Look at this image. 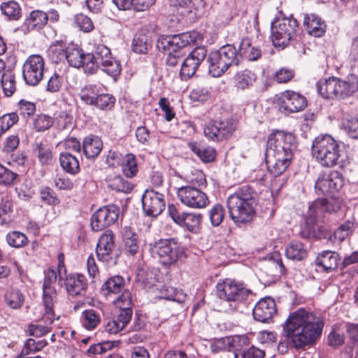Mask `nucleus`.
<instances>
[{"label":"nucleus","instance_id":"4468645a","mask_svg":"<svg viewBox=\"0 0 358 358\" xmlns=\"http://www.w3.org/2000/svg\"><path fill=\"white\" fill-rule=\"evenodd\" d=\"M177 195L182 204L192 208H203L210 203L206 193L191 185L178 188Z\"/></svg>","mask_w":358,"mask_h":358},{"label":"nucleus","instance_id":"f03ea898","mask_svg":"<svg viewBox=\"0 0 358 358\" xmlns=\"http://www.w3.org/2000/svg\"><path fill=\"white\" fill-rule=\"evenodd\" d=\"M296 149V138L292 133L273 131L268 136L265 152L268 171L275 177L282 174L290 165Z\"/></svg>","mask_w":358,"mask_h":358},{"label":"nucleus","instance_id":"c85d7f7f","mask_svg":"<svg viewBox=\"0 0 358 358\" xmlns=\"http://www.w3.org/2000/svg\"><path fill=\"white\" fill-rule=\"evenodd\" d=\"M303 24L307 32L315 37H321L326 31V24L318 16L312 15L304 17Z\"/></svg>","mask_w":358,"mask_h":358},{"label":"nucleus","instance_id":"c756f323","mask_svg":"<svg viewBox=\"0 0 358 358\" xmlns=\"http://www.w3.org/2000/svg\"><path fill=\"white\" fill-rule=\"evenodd\" d=\"M257 80L256 74L249 69L236 72L234 76V86L240 90L250 89Z\"/></svg>","mask_w":358,"mask_h":358},{"label":"nucleus","instance_id":"7c9ffc66","mask_svg":"<svg viewBox=\"0 0 358 358\" xmlns=\"http://www.w3.org/2000/svg\"><path fill=\"white\" fill-rule=\"evenodd\" d=\"M47 24V13L36 10L29 13L26 18L24 25L28 31L38 30Z\"/></svg>","mask_w":358,"mask_h":358},{"label":"nucleus","instance_id":"e2e57ef3","mask_svg":"<svg viewBox=\"0 0 358 358\" xmlns=\"http://www.w3.org/2000/svg\"><path fill=\"white\" fill-rule=\"evenodd\" d=\"M40 197L43 202L51 206L57 205L60 202L55 192L47 187L40 190Z\"/></svg>","mask_w":358,"mask_h":358},{"label":"nucleus","instance_id":"de8ad7c7","mask_svg":"<svg viewBox=\"0 0 358 358\" xmlns=\"http://www.w3.org/2000/svg\"><path fill=\"white\" fill-rule=\"evenodd\" d=\"M342 128L352 138L358 139V118L346 116L342 120Z\"/></svg>","mask_w":358,"mask_h":358},{"label":"nucleus","instance_id":"39448f33","mask_svg":"<svg viewBox=\"0 0 358 358\" xmlns=\"http://www.w3.org/2000/svg\"><path fill=\"white\" fill-rule=\"evenodd\" d=\"M318 93L327 99H344L358 90V78L350 75L344 80L331 77L317 83Z\"/></svg>","mask_w":358,"mask_h":358},{"label":"nucleus","instance_id":"4be33fe9","mask_svg":"<svg viewBox=\"0 0 358 358\" xmlns=\"http://www.w3.org/2000/svg\"><path fill=\"white\" fill-rule=\"evenodd\" d=\"M64 286L67 294L73 297L84 296L88 287L86 277L80 273H70L66 275Z\"/></svg>","mask_w":358,"mask_h":358},{"label":"nucleus","instance_id":"6ab92c4d","mask_svg":"<svg viewBox=\"0 0 358 358\" xmlns=\"http://www.w3.org/2000/svg\"><path fill=\"white\" fill-rule=\"evenodd\" d=\"M207 55V50L203 46L195 48L182 61L180 68V76L188 79L193 76Z\"/></svg>","mask_w":358,"mask_h":358},{"label":"nucleus","instance_id":"f8f14e48","mask_svg":"<svg viewBox=\"0 0 358 358\" xmlns=\"http://www.w3.org/2000/svg\"><path fill=\"white\" fill-rule=\"evenodd\" d=\"M251 293L252 291L246 288L243 283L235 280H226L217 285V296L227 302L241 303Z\"/></svg>","mask_w":358,"mask_h":358},{"label":"nucleus","instance_id":"3c124183","mask_svg":"<svg viewBox=\"0 0 358 358\" xmlns=\"http://www.w3.org/2000/svg\"><path fill=\"white\" fill-rule=\"evenodd\" d=\"M6 241L10 246L19 248L24 246L28 243V239L23 233L13 231L6 235Z\"/></svg>","mask_w":358,"mask_h":358},{"label":"nucleus","instance_id":"864d4df0","mask_svg":"<svg viewBox=\"0 0 358 358\" xmlns=\"http://www.w3.org/2000/svg\"><path fill=\"white\" fill-rule=\"evenodd\" d=\"M13 201L8 199H3L0 203V222L1 224L10 222L13 213Z\"/></svg>","mask_w":358,"mask_h":358},{"label":"nucleus","instance_id":"bb28decb","mask_svg":"<svg viewBox=\"0 0 358 358\" xmlns=\"http://www.w3.org/2000/svg\"><path fill=\"white\" fill-rule=\"evenodd\" d=\"M103 148L101 138L96 136L90 135L83 141V150L88 159L96 157Z\"/></svg>","mask_w":358,"mask_h":358},{"label":"nucleus","instance_id":"ea45409f","mask_svg":"<svg viewBox=\"0 0 358 358\" xmlns=\"http://www.w3.org/2000/svg\"><path fill=\"white\" fill-rule=\"evenodd\" d=\"M100 88L95 85H86L81 88L80 92V99L87 105L93 106L99 93Z\"/></svg>","mask_w":358,"mask_h":358},{"label":"nucleus","instance_id":"b1692460","mask_svg":"<svg viewBox=\"0 0 358 358\" xmlns=\"http://www.w3.org/2000/svg\"><path fill=\"white\" fill-rule=\"evenodd\" d=\"M122 243L124 252L131 256H134L139 251L138 236L134 228L125 226L121 231Z\"/></svg>","mask_w":358,"mask_h":358},{"label":"nucleus","instance_id":"cd10ccee","mask_svg":"<svg viewBox=\"0 0 358 358\" xmlns=\"http://www.w3.org/2000/svg\"><path fill=\"white\" fill-rule=\"evenodd\" d=\"M81 48L78 45L71 44L66 48L65 59L70 66L75 68L82 67L85 72V55Z\"/></svg>","mask_w":358,"mask_h":358},{"label":"nucleus","instance_id":"1a4fd4ad","mask_svg":"<svg viewBox=\"0 0 358 358\" xmlns=\"http://www.w3.org/2000/svg\"><path fill=\"white\" fill-rule=\"evenodd\" d=\"M57 273L50 268L45 273L43 283V303L45 307L43 320L51 324L55 318L54 306L57 301V293L54 285L57 280Z\"/></svg>","mask_w":358,"mask_h":358},{"label":"nucleus","instance_id":"a18cd8bd","mask_svg":"<svg viewBox=\"0 0 358 358\" xmlns=\"http://www.w3.org/2000/svg\"><path fill=\"white\" fill-rule=\"evenodd\" d=\"M106 181L108 187L117 192H129L132 189L131 184L120 176H110Z\"/></svg>","mask_w":358,"mask_h":358},{"label":"nucleus","instance_id":"8fccbe9b","mask_svg":"<svg viewBox=\"0 0 358 358\" xmlns=\"http://www.w3.org/2000/svg\"><path fill=\"white\" fill-rule=\"evenodd\" d=\"M122 172L127 178H132L136 175L138 166L134 155L130 153L125 156L122 164Z\"/></svg>","mask_w":358,"mask_h":358},{"label":"nucleus","instance_id":"20e7f679","mask_svg":"<svg viewBox=\"0 0 358 358\" xmlns=\"http://www.w3.org/2000/svg\"><path fill=\"white\" fill-rule=\"evenodd\" d=\"M85 73L93 74L99 68L116 80L120 74V61L113 57L110 50L104 45H98L93 52L85 55Z\"/></svg>","mask_w":358,"mask_h":358},{"label":"nucleus","instance_id":"473e14b6","mask_svg":"<svg viewBox=\"0 0 358 358\" xmlns=\"http://www.w3.org/2000/svg\"><path fill=\"white\" fill-rule=\"evenodd\" d=\"M188 147L202 162L205 163L211 162L215 159V150L211 147H205L194 141L189 142L188 143Z\"/></svg>","mask_w":358,"mask_h":358},{"label":"nucleus","instance_id":"37998d69","mask_svg":"<svg viewBox=\"0 0 358 358\" xmlns=\"http://www.w3.org/2000/svg\"><path fill=\"white\" fill-rule=\"evenodd\" d=\"M1 87L6 96H11L16 90L15 78L12 70H6L1 76Z\"/></svg>","mask_w":358,"mask_h":358},{"label":"nucleus","instance_id":"ddd939ff","mask_svg":"<svg viewBox=\"0 0 358 358\" xmlns=\"http://www.w3.org/2000/svg\"><path fill=\"white\" fill-rule=\"evenodd\" d=\"M201 39V36L199 32L187 31L171 36L161 37L157 41V46L160 50L180 52V49L194 44Z\"/></svg>","mask_w":358,"mask_h":358},{"label":"nucleus","instance_id":"680f3d73","mask_svg":"<svg viewBox=\"0 0 358 358\" xmlns=\"http://www.w3.org/2000/svg\"><path fill=\"white\" fill-rule=\"evenodd\" d=\"M354 227V222L350 220L345 221L340 225L334 231V237L340 241H343L350 234L352 233Z\"/></svg>","mask_w":358,"mask_h":358},{"label":"nucleus","instance_id":"393cba45","mask_svg":"<svg viewBox=\"0 0 358 358\" xmlns=\"http://www.w3.org/2000/svg\"><path fill=\"white\" fill-rule=\"evenodd\" d=\"M339 208V205L333 200L318 199L309 206L308 209L310 215L314 214L318 219H321L325 213H331L337 211Z\"/></svg>","mask_w":358,"mask_h":358},{"label":"nucleus","instance_id":"7ed1b4c3","mask_svg":"<svg viewBox=\"0 0 358 358\" xmlns=\"http://www.w3.org/2000/svg\"><path fill=\"white\" fill-rule=\"evenodd\" d=\"M252 189L244 185L227 198V205L230 218L238 227L250 222L256 213V199Z\"/></svg>","mask_w":358,"mask_h":358},{"label":"nucleus","instance_id":"9b49d317","mask_svg":"<svg viewBox=\"0 0 358 358\" xmlns=\"http://www.w3.org/2000/svg\"><path fill=\"white\" fill-rule=\"evenodd\" d=\"M236 122L232 119L212 120L203 127L204 136L210 141L219 142L229 138L236 129Z\"/></svg>","mask_w":358,"mask_h":358},{"label":"nucleus","instance_id":"9d476101","mask_svg":"<svg viewBox=\"0 0 358 358\" xmlns=\"http://www.w3.org/2000/svg\"><path fill=\"white\" fill-rule=\"evenodd\" d=\"M297 27V20L292 17L278 19L273 22L271 26L273 45L285 48L295 35Z\"/></svg>","mask_w":358,"mask_h":358},{"label":"nucleus","instance_id":"aec40b11","mask_svg":"<svg viewBox=\"0 0 358 358\" xmlns=\"http://www.w3.org/2000/svg\"><path fill=\"white\" fill-rule=\"evenodd\" d=\"M114 234L106 230L99 238L96 244V253L99 261L107 263H116L117 255L114 253Z\"/></svg>","mask_w":358,"mask_h":358},{"label":"nucleus","instance_id":"72a5a7b5","mask_svg":"<svg viewBox=\"0 0 358 358\" xmlns=\"http://www.w3.org/2000/svg\"><path fill=\"white\" fill-rule=\"evenodd\" d=\"M34 153L41 165H50L52 163L53 153L48 144L43 142L36 143L34 148Z\"/></svg>","mask_w":358,"mask_h":358},{"label":"nucleus","instance_id":"0e129e2a","mask_svg":"<svg viewBox=\"0 0 358 358\" xmlns=\"http://www.w3.org/2000/svg\"><path fill=\"white\" fill-rule=\"evenodd\" d=\"M53 124L52 117L45 115H38L34 120V126L37 131H43L51 127Z\"/></svg>","mask_w":358,"mask_h":358},{"label":"nucleus","instance_id":"4d7b16f0","mask_svg":"<svg viewBox=\"0 0 358 358\" xmlns=\"http://www.w3.org/2000/svg\"><path fill=\"white\" fill-rule=\"evenodd\" d=\"M225 215L224 207L219 203L214 205L209 211V217L213 226L218 227Z\"/></svg>","mask_w":358,"mask_h":358},{"label":"nucleus","instance_id":"6e6d98bb","mask_svg":"<svg viewBox=\"0 0 358 358\" xmlns=\"http://www.w3.org/2000/svg\"><path fill=\"white\" fill-rule=\"evenodd\" d=\"M47 345L48 342L45 340L36 341L33 338H29L24 343L22 353L24 355H28L32 352H37L45 348Z\"/></svg>","mask_w":358,"mask_h":358},{"label":"nucleus","instance_id":"5fc2aeb1","mask_svg":"<svg viewBox=\"0 0 358 358\" xmlns=\"http://www.w3.org/2000/svg\"><path fill=\"white\" fill-rule=\"evenodd\" d=\"M231 345L232 338L230 337H224L213 341L210 345V348L213 353H218L222 351L231 350Z\"/></svg>","mask_w":358,"mask_h":358},{"label":"nucleus","instance_id":"2eb2a0df","mask_svg":"<svg viewBox=\"0 0 358 358\" xmlns=\"http://www.w3.org/2000/svg\"><path fill=\"white\" fill-rule=\"evenodd\" d=\"M343 184V178L338 171L322 172L317 178L315 189L318 194H330L339 191Z\"/></svg>","mask_w":358,"mask_h":358},{"label":"nucleus","instance_id":"603ef678","mask_svg":"<svg viewBox=\"0 0 358 358\" xmlns=\"http://www.w3.org/2000/svg\"><path fill=\"white\" fill-rule=\"evenodd\" d=\"M1 10L10 20H17L20 17V8L15 1L3 3Z\"/></svg>","mask_w":358,"mask_h":358},{"label":"nucleus","instance_id":"09e8293b","mask_svg":"<svg viewBox=\"0 0 358 358\" xmlns=\"http://www.w3.org/2000/svg\"><path fill=\"white\" fill-rule=\"evenodd\" d=\"M115 103V98L112 94L100 92L93 106L102 110H110Z\"/></svg>","mask_w":358,"mask_h":358},{"label":"nucleus","instance_id":"13d9d810","mask_svg":"<svg viewBox=\"0 0 358 358\" xmlns=\"http://www.w3.org/2000/svg\"><path fill=\"white\" fill-rule=\"evenodd\" d=\"M19 120L16 113H6L0 117V136Z\"/></svg>","mask_w":358,"mask_h":358},{"label":"nucleus","instance_id":"a211bd4d","mask_svg":"<svg viewBox=\"0 0 358 358\" xmlns=\"http://www.w3.org/2000/svg\"><path fill=\"white\" fill-rule=\"evenodd\" d=\"M143 210L148 216L157 217L165 208L164 195L153 189H148L142 196Z\"/></svg>","mask_w":358,"mask_h":358},{"label":"nucleus","instance_id":"338daca9","mask_svg":"<svg viewBox=\"0 0 358 358\" xmlns=\"http://www.w3.org/2000/svg\"><path fill=\"white\" fill-rule=\"evenodd\" d=\"M64 79L57 73H53L48 79L46 90L51 93L58 92L62 87Z\"/></svg>","mask_w":358,"mask_h":358},{"label":"nucleus","instance_id":"c9c22d12","mask_svg":"<svg viewBox=\"0 0 358 358\" xmlns=\"http://www.w3.org/2000/svg\"><path fill=\"white\" fill-rule=\"evenodd\" d=\"M182 216L179 225L186 227L192 233H197L199 231L202 215L200 213H182Z\"/></svg>","mask_w":358,"mask_h":358},{"label":"nucleus","instance_id":"49530a36","mask_svg":"<svg viewBox=\"0 0 358 358\" xmlns=\"http://www.w3.org/2000/svg\"><path fill=\"white\" fill-rule=\"evenodd\" d=\"M318 218L313 214L310 215L308 209L304 226H301L300 236L303 238H309L315 236V225Z\"/></svg>","mask_w":358,"mask_h":358},{"label":"nucleus","instance_id":"6e6552de","mask_svg":"<svg viewBox=\"0 0 358 358\" xmlns=\"http://www.w3.org/2000/svg\"><path fill=\"white\" fill-rule=\"evenodd\" d=\"M150 246L152 256L164 266L174 264L185 255L184 248L175 238H161Z\"/></svg>","mask_w":358,"mask_h":358},{"label":"nucleus","instance_id":"bf43d9fd","mask_svg":"<svg viewBox=\"0 0 358 358\" xmlns=\"http://www.w3.org/2000/svg\"><path fill=\"white\" fill-rule=\"evenodd\" d=\"M74 20L77 27L85 32H90L94 29V24L92 20L83 13L76 15Z\"/></svg>","mask_w":358,"mask_h":358},{"label":"nucleus","instance_id":"0eeeda50","mask_svg":"<svg viewBox=\"0 0 358 358\" xmlns=\"http://www.w3.org/2000/svg\"><path fill=\"white\" fill-rule=\"evenodd\" d=\"M207 59L209 63V72L213 77H220L229 66H238L240 63L238 51L235 46L229 44L211 52Z\"/></svg>","mask_w":358,"mask_h":358},{"label":"nucleus","instance_id":"f3484780","mask_svg":"<svg viewBox=\"0 0 358 358\" xmlns=\"http://www.w3.org/2000/svg\"><path fill=\"white\" fill-rule=\"evenodd\" d=\"M120 214V208L116 205L100 208L91 217V227L94 231H99L115 223Z\"/></svg>","mask_w":358,"mask_h":358},{"label":"nucleus","instance_id":"dca6fc26","mask_svg":"<svg viewBox=\"0 0 358 358\" xmlns=\"http://www.w3.org/2000/svg\"><path fill=\"white\" fill-rule=\"evenodd\" d=\"M44 65V59L39 55L27 58L22 67V76L27 84L35 86L39 83L43 76Z\"/></svg>","mask_w":358,"mask_h":358},{"label":"nucleus","instance_id":"79ce46f5","mask_svg":"<svg viewBox=\"0 0 358 358\" xmlns=\"http://www.w3.org/2000/svg\"><path fill=\"white\" fill-rule=\"evenodd\" d=\"M66 44L63 41H56L48 49V56L54 63L65 60L66 55Z\"/></svg>","mask_w":358,"mask_h":358},{"label":"nucleus","instance_id":"e433bc0d","mask_svg":"<svg viewBox=\"0 0 358 358\" xmlns=\"http://www.w3.org/2000/svg\"><path fill=\"white\" fill-rule=\"evenodd\" d=\"M82 322L87 330L94 329L101 322V311L92 308L83 311Z\"/></svg>","mask_w":358,"mask_h":358},{"label":"nucleus","instance_id":"a19ab883","mask_svg":"<svg viewBox=\"0 0 358 358\" xmlns=\"http://www.w3.org/2000/svg\"><path fill=\"white\" fill-rule=\"evenodd\" d=\"M306 255V250L300 241H292L285 250L286 257L292 260L301 261Z\"/></svg>","mask_w":358,"mask_h":358},{"label":"nucleus","instance_id":"a878e982","mask_svg":"<svg viewBox=\"0 0 358 358\" xmlns=\"http://www.w3.org/2000/svg\"><path fill=\"white\" fill-rule=\"evenodd\" d=\"M338 260V255L336 252L327 250L319 254L315 262L320 269L330 272L337 268Z\"/></svg>","mask_w":358,"mask_h":358},{"label":"nucleus","instance_id":"69168bd1","mask_svg":"<svg viewBox=\"0 0 358 358\" xmlns=\"http://www.w3.org/2000/svg\"><path fill=\"white\" fill-rule=\"evenodd\" d=\"M187 178L189 182L194 185V187L196 186V187L199 188L202 186H206L207 182L206 176L201 170L194 169L192 171L191 173L187 176Z\"/></svg>","mask_w":358,"mask_h":358},{"label":"nucleus","instance_id":"f704fd0d","mask_svg":"<svg viewBox=\"0 0 358 358\" xmlns=\"http://www.w3.org/2000/svg\"><path fill=\"white\" fill-rule=\"evenodd\" d=\"M59 162L62 168L68 173L75 175L80 171V164L76 157L69 152L60 154Z\"/></svg>","mask_w":358,"mask_h":358},{"label":"nucleus","instance_id":"774afa93","mask_svg":"<svg viewBox=\"0 0 358 358\" xmlns=\"http://www.w3.org/2000/svg\"><path fill=\"white\" fill-rule=\"evenodd\" d=\"M132 317V309L131 307H121L120 313L118 315L117 322L124 329L128 323L130 322Z\"/></svg>","mask_w":358,"mask_h":358},{"label":"nucleus","instance_id":"58836bf2","mask_svg":"<svg viewBox=\"0 0 358 358\" xmlns=\"http://www.w3.org/2000/svg\"><path fill=\"white\" fill-rule=\"evenodd\" d=\"M4 299L9 307L13 309H18L24 303V296L19 289L9 288L5 293Z\"/></svg>","mask_w":358,"mask_h":358},{"label":"nucleus","instance_id":"412c9836","mask_svg":"<svg viewBox=\"0 0 358 358\" xmlns=\"http://www.w3.org/2000/svg\"><path fill=\"white\" fill-rule=\"evenodd\" d=\"M279 105L280 109L285 112L296 113L306 106V99L298 92L286 90L282 93Z\"/></svg>","mask_w":358,"mask_h":358},{"label":"nucleus","instance_id":"2f4dec72","mask_svg":"<svg viewBox=\"0 0 358 358\" xmlns=\"http://www.w3.org/2000/svg\"><path fill=\"white\" fill-rule=\"evenodd\" d=\"M238 53L239 58L243 57L248 61H257L262 56V51L258 48L252 46L248 38L241 41Z\"/></svg>","mask_w":358,"mask_h":358},{"label":"nucleus","instance_id":"f257e3e1","mask_svg":"<svg viewBox=\"0 0 358 358\" xmlns=\"http://www.w3.org/2000/svg\"><path fill=\"white\" fill-rule=\"evenodd\" d=\"M324 322L320 317L299 308L289 314L282 328L284 336L296 349L313 344L321 336Z\"/></svg>","mask_w":358,"mask_h":358},{"label":"nucleus","instance_id":"c03bdc74","mask_svg":"<svg viewBox=\"0 0 358 358\" xmlns=\"http://www.w3.org/2000/svg\"><path fill=\"white\" fill-rule=\"evenodd\" d=\"M150 43L148 37L143 31H138L132 41V50L134 52L139 54L146 53Z\"/></svg>","mask_w":358,"mask_h":358},{"label":"nucleus","instance_id":"5701e85b","mask_svg":"<svg viewBox=\"0 0 358 358\" xmlns=\"http://www.w3.org/2000/svg\"><path fill=\"white\" fill-rule=\"evenodd\" d=\"M277 313L275 301L271 297L259 300L253 308V317L257 321L266 323Z\"/></svg>","mask_w":358,"mask_h":358},{"label":"nucleus","instance_id":"052dcab7","mask_svg":"<svg viewBox=\"0 0 358 358\" xmlns=\"http://www.w3.org/2000/svg\"><path fill=\"white\" fill-rule=\"evenodd\" d=\"M265 352L254 346L234 353V358H264Z\"/></svg>","mask_w":358,"mask_h":358},{"label":"nucleus","instance_id":"4c0bfd02","mask_svg":"<svg viewBox=\"0 0 358 358\" xmlns=\"http://www.w3.org/2000/svg\"><path fill=\"white\" fill-rule=\"evenodd\" d=\"M125 286V280L120 275H115L110 278L102 286V292L104 294H119Z\"/></svg>","mask_w":358,"mask_h":358},{"label":"nucleus","instance_id":"423d86ee","mask_svg":"<svg viewBox=\"0 0 358 358\" xmlns=\"http://www.w3.org/2000/svg\"><path fill=\"white\" fill-rule=\"evenodd\" d=\"M312 155L324 167H332L339 163V145L330 135L317 136L312 144Z\"/></svg>","mask_w":358,"mask_h":358}]
</instances>
